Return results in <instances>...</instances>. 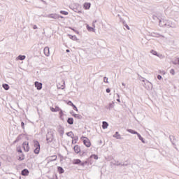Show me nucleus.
<instances>
[{"label":"nucleus","mask_w":179,"mask_h":179,"mask_svg":"<svg viewBox=\"0 0 179 179\" xmlns=\"http://www.w3.org/2000/svg\"><path fill=\"white\" fill-rule=\"evenodd\" d=\"M22 148L24 152H29L30 150V147L29 146V142L25 141L22 143Z\"/></svg>","instance_id":"20e7f679"},{"label":"nucleus","mask_w":179,"mask_h":179,"mask_svg":"<svg viewBox=\"0 0 179 179\" xmlns=\"http://www.w3.org/2000/svg\"><path fill=\"white\" fill-rule=\"evenodd\" d=\"M20 141V136H17L16 139L14 141L13 143H17Z\"/></svg>","instance_id":"c9c22d12"},{"label":"nucleus","mask_w":179,"mask_h":179,"mask_svg":"<svg viewBox=\"0 0 179 179\" xmlns=\"http://www.w3.org/2000/svg\"><path fill=\"white\" fill-rule=\"evenodd\" d=\"M59 17H60L61 19H64V16H62V15H59Z\"/></svg>","instance_id":"bf43d9fd"},{"label":"nucleus","mask_w":179,"mask_h":179,"mask_svg":"<svg viewBox=\"0 0 179 179\" xmlns=\"http://www.w3.org/2000/svg\"><path fill=\"white\" fill-rule=\"evenodd\" d=\"M110 92H111V90H110V88H107L106 93H110Z\"/></svg>","instance_id":"3c124183"},{"label":"nucleus","mask_w":179,"mask_h":179,"mask_svg":"<svg viewBox=\"0 0 179 179\" xmlns=\"http://www.w3.org/2000/svg\"><path fill=\"white\" fill-rule=\"evenodd\" d=\"M57 171H59V174H64V168L61 166H58Z\"/></svg>","instance_id":"5701e85b"},{"label":"nucleus","mask_w":179,"mask_h":179,"mask_svg":"<svg viewBox=\"0 0 179 179\" xmlns=\"http://www.w3.org/2000/svg\"><path fill=\"white\" fill-rule=\"evenodd\" d=\"M117 96L118 97V99H117V101H118V103H121V101L120 100V94H117Z\"/></svg>","instance_id":"49530a36"},{"label":"nucleus","mask_w":179,"mask_h":179,"mask_svg":"<svg viewBox=\"0 0 179 179\" xmlns=\"http://www.w3.org/2000/svg\"><path fill=\"white\" fill-rule=\"evenodd\" d=\"M142 79H145L144 78L141 77Z\"/></svg>","instance_id":"338daca9"},{"label":"nucleus","mask_w":179,"mask_h":179,"mask_svg":"<svg viewBox=\"0 0 179 179\" xmlns=\"http://www.w3.org/2000/svg\"><path fill=\"white\" fill-rule=\"evenodd\" d=\"M103 82H104L105 83H108V78L107 77H104V78H103Z\"/></svg>","instance_id":"a19ab883"},{"label":"nucleus","mask_w":179,"mask_h":179,"mask_svg":"<svg viewBox=\"0 0 179 179\" xmlns=\"http://www.w3.org/2000/svg\"><path fill=\"white\" fill-rule=\"evenodd\" d=\"M92 23H97V20L94 21Z\"/></svg>","instance_id":"680f3d73"},{"label":"nucleus","mask_w":179,"mask_h":179,"mask_svg":"<svg viewBox=\"0 0 179 179\" xmlns=\"http://www.w3.org/2000/svg\"><path fill=\"white\" fill-rule=\"evenodd\" d=\"M66 52H70L69 49H67V50H66Z\"/></svg>","instance_id":"052dcab7"},{"label":"nucleus","mask_w":179,"mask_h":179,"mask_svg":"<svg viewBox=\"0 0 179 179\" xmlns=\"http://www.w3.org/2000/svg\"><path fill=\"white\" fill-rule=\"evenodd\" d=\"M108 127V123L107 122H102L103 129H107Z\"/></svg>","instance_id":"a211bd4d"},{"label":"nucleus","mask_w":179,"mask_h":179,"mask_svg":"<svg viewBox=\"0 0 179 179\" xmlns=\"http://www.w3.org/2000/svg\"><path fill=\"white\" fill-rule=\"evenodd\" d=\"M46 17H50V19H59V15L58 14H49L48 15H46Z\"/></svg>","instance_id":"423d86ee"},{"label":"nucleus","mask_w":179,"mask_h":179,"mask_svg":"<svg viewBox=\"0 0 179 179\" xmlns=\"http://www.w3.org/2000/svg\"><path fill=\"white\" fill-rule=\"evenodd\" d=\"M92 27H93L94 29V27H96V25L93 22H92Z\"/></svg>","instance_id":"4d7b16f0"},{"label":"nucleus","mask_w":179,"mask_h":179,"mask_svg":"<svg viewBox=\"0 0 179 179\" xmlns=\"http://www.w3.org/2000/svg\"><path fill=\"white\" fill-rule=\"evenodd\" d=\"M17 160H19L20 162H21L22 160H24V154H20Z\"/></svg>","instance_id":"4be33fe9"},{"label":"nucleus","mask_w":179,"mask_h":179,"mask_svg":"<svg viewBox=\"0 0 179 179\" xmlns=\"http://www.w3.org/2000/svg\"><path fill=\"white\" fill-rule=\"evenodd\" d=\"M21 127H22V129H24V122H21Z\"/></svg>","instance_id":"de8ad7c7"},{"label":"nucleus","mask_w":179,"mask_h":179,"mask_svg":"<svg viewBox=\"0 0 179 179\" xmlns=\"http://www.w3.org/2000/svg\"><path fill=\"white\" fill-rule=\"evenodd\" d=\"M17 152L22 155L23 153V151H22V148L20 146L17 147Z\"/></svg>","instance_id":"f704fd0d"},{"label":"nucleus","mask_w":179,"mask_h":179,"mask_svg":"<svg viewBox=\"0 0 179 179\" xmlns=\"http://www.w3.org/2000/svg\"><path fill=\"white\" fill-rule=\"evenodd\" d=\"M50 110L52 111V113H57V111H59L61 108H59L58 106H56L55 108H50Z\"/></svg>","instance_id":"f3484780"},{"label":"nucleus","mask_w":179,"mask_h":179,"mask_svg":"<svg viewBox=\"0 0 179 179\" xmlns=\"http://www.w3.org/2000/svg\"><path fill=\"white\" fill-rule=\"evenodd\" d=\"M117 17H120L121 22H124V20H122V18H121L120 14L117 15Z\"/></svg>","instance_id":"864d4df0"},{"label":"nucleus","mask_w":179,"mask_h":179,"mask_svg":"<svg viewBox=\"0 0 179 179\" xmlns=\"http://www.w3.org/2000/svg\"><path fill=\"white\" fill-rule=\"evenodd\" d=\"M170 73L173 76L176 75V71H174L173 69H171L170 71Z\"/></svg>","instance_id":"58836bf2"},{"label":"nucleus","mask_w":179,"mask_h":179,"mask_svg":"<svg viewBox=\"0 0 179 179\" xmlns=\"http://www.w3.org/2000/svg\"><path fill=\"white\" fill-rule=\"evenodd\" d=\"M73 117H75V118H79V117H80V115H78V114H73Z\"/></svg>","instance_id":"c03bdc74"},{"label":"nucleus","mask_w":179,"mask_h":179,"mask_svg":"<svg viewBox=\"0 0 179 179\" xmlns=\"http://www.w3.org/2000/svg\"><path fill=\"white\" fill-rule=\"evenodd\" d=\"M34 85H35V87H36L37 90H41V89H43V83L36 81L34 83Z\"/></svg>","instance_id":"0eeeda50"},{"label":"nucleus","mask_w":179,"mask_h":179,"mask_svg":"<svg viewBox=\"0 0 179 179\" xmlns=\"http://www.w3.org/2000/svg\"><path fill=\"white\" fill-rule=\"evenodd\" d=\"M90 6H92V3H85L83 5V8L85 10L90 9Z\"/></svg>","instance_id":"9b49d317"},{"label":"nucleus","mask_w":179,"mask_h":179,"mask_svg":"<svg viewBox=\"0 0 179 179\" xmlns=\"http://www.w3.org/2000/svg\"><path fill=\"white\" fill-rule=\"evenodd\" d=\"M58 132H59V134H60V136H63V135H64V128L59 127V128L58 129Z\"/></svg>","instance_id":"aec40b11"},{"label":"nucleus","mask_w":179,"mask_h":179,"mask_svg":"<svg viewBox=\"0 0 179 179\" xmlns=\"http://www.w3.org/2000/svg\"><path fill=\"white\" fill-rule=\"evenodd\" d=\"M172 64H173V65H179V57H177L173 61H172Z\"/></svg>","instance_id":"393cba45"},{"label":"nucleus","mask_w":179,"mask_h":179,"mask_svg":"<svg viewBox=\"0 0 179 179\" xmlns=\"http://www.w3.org/2000/svg\"><path fill=\"white\" fill-rule=\"evenodd\" d=\"M122 23L124 25V27H126V29H127V30H129V26H128V24H127L125 23V21H123Z\"/></svg>","instance_id":"e433bc0d"},{"label":"nucleus","mask_w":179,"mask_h":179,"mask_svg":"<svg viewBox=\"0 0 179 179\" xmlns=\"http://www.w3.org/2000/svg\"><path fill=\"white\" fill-rule=\"evenodd\" d=\"M33 29H34V30H36L37 29V25H34Z\"/></svg>","instance_id":"5fc2aeb1"},{"label":"nucleus","mask_w":179,"mask_h":179,"mask_svg":"<svg viewBox=\"0 0 179 179\" xmlns=\"http://www.w3.org/2000/svg\"><path fill=\"white\" fill-rule=\"evenodd\" d=\"M127 132H129L130 134H133L134 135H138V132L135 130H132L131 129H127Z\"/></svg>","instance_id":"412c9836"},{"label":"nucleus","mask_w":179,"mask_h":179,"mask_svg":"<svg viewBox=\"0 0 179 179\" xmlns=\"http://www.w3.org/2000/svg\"><path fill=\"white\" fill-rule=\"evenodd\" d=\"M83 138H85L83 140L84 145L87 148H90V146L92 145V143H90V140H89V138H87V137H83Z\"/></svg>","instance_id":"39448f33"},{"label":"nucleus","mask_w":179,"mask_h":179,"mask_svg":"<svg viewBox=\"0 0 179 179\" xmlns=\"http://www.w3.org/2000/svg\"><path fill=\"white\" fill-rule=\"evenodd\" d=\"M67 122L68 124H69V125H73V118L69 117L67 120Z\"/></svg>","instance_id":"b1692460"},{"label":"nucleus","mask_w":179,"mask_h":179,"mask_svg":"<svg viewBox=\"0 0 179 179\" xmlns=\"http://www.w3.org/2000/svg\"><path fill=\"white\" fill-rule=\"evenodd\" d=\"M21 174H22V176H29V170L27 169H23L21 171Z\"/></svg>","instance_id":"ddd939ff"},{"label":"nucleus","mask_w":179,"mask_h":179,"mask_svg":"<svg viewBox=\"0 0 179 179\" xmlns=\"http://www.w3.org/2000/svg\"><path fill=\"white\" fill-rule=\"evenodd\" d=\"M66 135H67V136H69L72 139H73V136H75V135L73 134V133L72 131L67 132L66 134Z\"/></svg>","instance_id":"a878e982"},{"label":"nucleus","mask_w":179,"mask_h":179,"mask_svg":"<svg viewBox=\"0 0 179 179\" xmlns=\"http://www.w3.org/2000/svg\"><path fill=\"white\" fill-rule=\"evenodd\" d=\"M87 29L88 30V31H94V28L89 25H87Z\"/></svg>","instance_id":"c85d7f7f"},{"label":"nucleus","mask_w":179,"mask_h":179,"mask_svg":"<svg viewBox=\"0 0 179 179\" xmlns=\"http://www.w3.org/2000/svg\"><path fill=\"white\" fill-rule=\"evenodd\" d=\"M114 101H112L109 103V107L108 108L109 110H111V108H114Z\"/></svg>","instance_id":"2f4dec72"},{"label":"nucleus","mask_w":179,"mask_h":179,"mask_svg":"<svg viewBox=\"0 0 179 179\" xmlns=\"http://www.w3.org/2000/svg\"><path fill=\"white\" fill-rule=\"evenodd\" d=\"M46 141L48 143H50V142H52V141H54V132L52 131L48 132V134L46 135Z\"/></svg>","instance_id":"7ed1b4c3"},{"label":"nucleus","mask_w":179,"mask_h":179,"mask_svg":"<svg viewBox=\"0 0 179 179\" xmlns=\"http://www.w3.org/2000/svg\"><path fill=\"white\" fill-rule=\"evenodd\" d=\"M78 139H79V137H78V136H74L72 141V143L73 144L76 143V141H78Z\"/></svg>","instance_id":"7c9ffc66"},{"label":"nucleus","mask_w":179,"mask_h":179,"mask_svg":"<svg viewBox=\"0 0 179 179\" xmlns=\"http://www.w3.org/2000/svg\"><path fill=\"white\" fill-rule=\"evenodd\" d=\"M69 38H71V40H73L74 41H76V40H78V38L76 37V36L69 34Z\"/></svg>","instance_id":"bb28decb"},{"label":"nucleus","mask_w":179,"mask_h":179,"mask_svg":"<svg viewBox=\"0 0 179 179\" xmlns=\"http://www.w3.org/2000/svg\"><path fill=\"white\" fill-rule=\"evenodd\" d=\"M86 164H89V161H85L83 162H81L80 166H82V167H85Z\"/></svg>","instance_id":"72a5a7b5"},{"label":"nucleus","mask_w":179,"mask_h":179,"mask_svg":"<svg viewBox=\"0 0 179 179\" xmlns=\"http://www.w3.org/2000/svg\"><path fill=\"white\" fill-rule=\"evenodd\" d=\"M122 86H125V83H122Z\"/></svg>","instance_id":"e2e57ef3"},{"label":"nucleus","mask_w":179,"mask_h":179,"mask_svg":"<svg viewBox=\"0 0 179 179\" xmlns=\"http://www.w3.org/2000/svg\"><path fill=\"white\" fill-rule=\"evenodd\" d=\"M122 163H120L119 162H117L114 164L115 166H121Z\"/></svg>","instance_id":"a18cd8bd"},{"label":"nucleus","mask_w":179,"mask_h":179,"mask_svg":"<svg viewBox=\"0 0 179 179\" xmlns=\"http://www.w3.org/2000/svg\"><path fill=\"white\" fill-rule=\"evenodd\" d=\"M34 146L35 148L34 152L35 155H38L40 153V143L38 141L34 140Z\"/></svg>","instance_id":"f03ea898"},{"label":"nucleus","mask_w":179,"mask_h":179,"mask_svg":"<svg viewBox=\"0 0 179 179\" xmlns=\"http://www.w3.org/2000/svg\"><path fill=\"white\" fill-rule=\"evenodd\" d=\"M113 138H116V139H122V137H121V135H120L118 131L115 132V134L113 135Z\"/></svg>","instance_id":"4468645a"},{"label":"nucleus","mask_w":179,"mask_h":179,"mask_svg":"<svg viewBox=\"0 0 179 179\" xmlns=\"http://www.w3.org/2000/svg\"><path fill=\"white\" fill-rule=\"evenodd\" d=\"M0 166H1V162H0Z\"/></svg>","instance_id":"774afa93"},{"label":"nucleus","mask_w":179,"mask_h":179,"mask_svg":"<svg viewBox=\"0 0 179 179\" xmlns=\"http://www.w3.org/2000/svg\"><path fill=\"white\" fill-rule=\"evenodd\" d=\"M17 59H18L20 61H23V60L26 59V56L20 55L18 57H17Z\"/></svg>","instance_id":"dca6fc26"},{"label":"nucleus","mask_w":179,"mask_h":179,"mask_svg":"<svg viewBox=\"0 0 179 179\" xmlns=\"http://www.w3.org/2000/svg\"><path fill=\"white\" fill-rule=\"evenodd\" d=\"M60 13L62 15H69V13H68L67 11L61 10Z\"/></svg>","instance_id":"4c0bfd02"},{"label":"nucleus","mask_w":179,"mask_h":179,"mask_svg":"<svg viewBox=\"0 0 179 179\" xmlns=\"http://www.w3.org/2000/svg\"><path fill=\"white\" fill-rule=\"evenodd\" d=\"M41 2H43V3H44V5H47V1H44V0H41Z\"/></svg>","instance_id":"603ef678"},{"label":"nucleus","mask_w":179,"mask_h":179,"mask_svg":"<svg viewBox=\"0 0 179 179\" xmlns=\"http://www.w3.org/2000/svg\"><path fill=\"white\" fill-rule=\"evenodd\" d=\"M55 160H57V155H53L48 157L49 162H55Z\"/></svg>","instance_id":"2eb2a0df"},{"label":"nucleus","mask_w":179,"mask_h":179,"mask_svg":"<svg viewBox=\"0 0 179 179\" xmlns=\"http://www.w3.org/2000/svg\"><path fill=\"white\" fill-rule=\"evenodd\" d=\"M150 53L152 54V55H155L156 57H159V58H160V57H162V55L158 54L156 50H152L150 51Z\"/></svg>","instance_id":"f8f14e48"},{"label":"nucleus","mask_w":179,"mask_h":179,"mask_svg":"<svg viewBox=\"0 0 179 179\" xmlns=\"http://www.w3.org/2000/svg\"><path fill=\"white\" fill-rule=\"evenodd\" d=\"M73 110H75V111H78V108L76 107V106H73Z\"/></svg>","instance_id":"8fccbe9b"},{"label":"nucleus","mask_w":179,"mask_h":179,"mask_svg":"<svg viewBox=\"0 0 179 179\" xmlns=\"http://www.w3.org/2000/svg\"><path fill=\"white\" fill-rule=\"evenodd\" d=\"M68 106H71V107H73L75 104H73V103H72L71 101H69L67 102Z\"/></svg>","instance_id":"ea45409f"},{"label":"nucleus","mask_w":179,"mask_h":179,"mask_svg":"<svg viewBox=\"0 0 179 179\" xmlns=\"http://www.w3.org/2000/svg\"><path fill=\"white\" fill-rule=\"evenodd\" d=\"M159 26L162 27H171L172 29H176L177 27V25H176V22H173L170 20H159Z\"/></svg>","instance_id":"f257e3e1"},{"label":"nucleus","mask_w":179,"mask_h":179,"mask_svg":"<svg viewBox=\"0 0 179 179\" xmlns=\"http://www.w3.org/2000/svg\"><path fill=\"white\" fill-rule=\"evenodd\" d=\"M137 136H138V139H139L140 141H141V142H142L143 143H145V140L143 138L142 136H141V134H139V133L137 134Z\"/></svg>","instance_id":"cd10ccee"},{"label":"nucleus","mask_w":179,"mask_h":179,"mask_svg":"<svg viewBox=\"0 0 179 179\" xmlns=\"http://www.w3.org/2000/svg\"><path fill=\"white\" fill-rule=\"evenodd\" d=\"M43 52L46 57H50V48L45 47L43 50Z\"/></svg>","instance_id":"6e6552de"},{"label":"nucleus","mask_w":179,"mask_h":179,"mask_svg":"<svg viewBox=\"0 0 179 179\" xmlns=\"http://www.w3.org/2000/svg\"><path fill=\"white\" fill-rule=\"evenodd\" d=\"M142 82H145V79H144V80H142Z\"/></svg>","instance_id":"69168bd1"},{"label":"nucleus","mask_w":179,"mask_h":179,"mask_svg":"<svg viewBox=\"0 0 179 179\" xmlns=\"http://www.w3.org/2000/svg\"><path fill=\"white\" fill-rule=\"evenodd\" d=\"M121 166H128L127 164H122Z\"/></svg>","instance_id":"13d9d810"},{"label":"nucleus","mask_w":179,"mask_h":179,"mask_svg":"<svg viewBox=\"0 0 179 179\" xmlns=\"http://www.w3.org/2000/svg\"><path fill=\"white\" fill-rule=\"evenodd\" d=\"M59 111V114L60 117H62V115H64V111H62V109H60Z\"/></svg>","instance_id":"79ce46f5"},{"label":"nucleus","mask_w":179,"mask_h":179,"mask_svg":"<svg viewBox=\"0 0 179 179\" xmlns=\"http://www.w3.org/2000/svg\"><path fill=\"white\" fill-rule=\"evenodd\" d=\"M2 87H3V89L5 90H9V85H8V84H3Z\"/></svg>","instance_id":"c756f323"},{"label":"nucleus","mask_w":179,"mask_h":179,"mask_svg":"<svg viewBox=\"0 0 179 179\" xmlns=\"http://www.w3.org/2000/svg\"><path fill=\"white\" fill-rule=\"evenodd\" d=\"M174 138V136H170V140L171 141V138Z\"/></svg>","instance_id":"0e129e2a"},{"label":"nucleus","mask_w":179,"mask_h":179,"mask_svg":"<svg viewBox=\"0 0 179 179\" xmlns=\"http://www.w3.org/2000/svg\"><path fill=\"white\" fill-rule=\"evenodd\" d=\"M73 31H76V33L77 34H79V32H78V31H76V30H75V29H73Z\"/></svg>","instance_id":"6e6d98bb"},{"label":"nucleus","mask_w":179,"mask_h":179,"mask_svg":"<svg viewBox=\"0 0 179 179\" xmlns=\"http://www.w3.org/2000/svg\"><path fill=\"white\" fill-rule=\"evenodd\" d=\"M81 163H82V161L79 159H76L73 161V164H80V165Z\"/></svg>","instance_id":"6ab92c4d"},{"label":"nucleus","mask_w":179,"mask_h":179,"mask_svg":"<svg viewBox=\"0 0 179 179\" xmlns=\"http://www.w3.org/2000/svg\"><path fill=\"white\" fill-rule=\"evenodd\" d=\"M157 79H158L159 80H162V76H161V75H158V76H157Z\"/></svg>","instance_id":"09e8293b"},{"label":"nucleus","mask_w":179,"mask_h":179,"mask_svg":"<svg viewBox=\"0 0 179 179\" xmlns=\"http://www.w3.org/2000/svg\"><path fill=\"white\" fill-rule=\"evenodd\" d=\"M73 149H74L75 153H77V154L80 153V147H79V145H75Z\"/></svg>","instance_id":"9d476101"},{"label":"nucleus","mask_w":179,"mask_h":179,"mask_svg":"<svg viewBox=\"0 0 179 179\" xmlns=\"http://www.w3.org/2000/svg\"><path fill=\"white\" fill-rule=\"evenodd\" d=\"M74 12H76L77 13H80L81 11L78 10V8H73Z\"/></svg>","instance_id":"37998d69"},{"label":"nucleus","mask_w":179,"mask_h":179,"mask_svg":"<svg viewBox=\"0 0 179 179\" xmlns=\"http://www.w3.org/2000/svg\"><path fill=\"white\" fill-rule=\"evenodd\" d=\"M90 159H94V160H97V159H99V157L96 155H92L90 157Z\"/></svg>","instance_id":"473e14b6"},{"label":"nucleus","mask_w":179,"mask_h":179,"mask_svg":"<svg viewBox=\"0 0 179 179\" xmlns=\"http://www.w3.org/2000/svg\"><path fill=\"white\" fill-rule=\"evenodd\" d=\"M147 83H149L150 85L145 86V89H147V90H151V89H152L153 87V84H152V83L149 82L148 80H146Z\"/></svg>","instance_id":"1a4fd4ad"}]
</instances>
